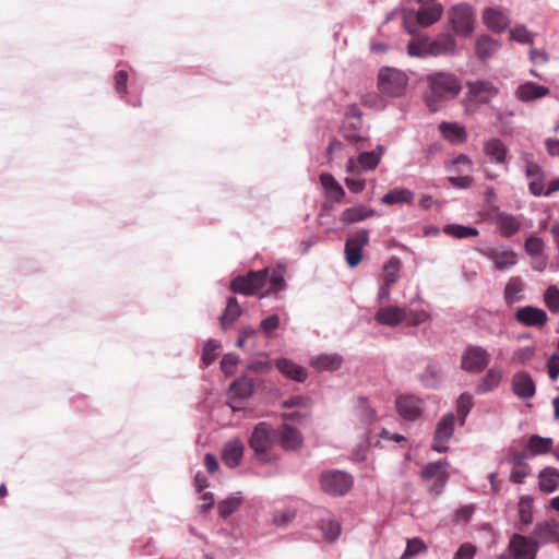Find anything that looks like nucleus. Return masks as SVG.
Here are the masks:
<instances>
[{
    "mask_svg": "<svg viewBox=\"0 0 559 559\" xmlns=\"http://www.w3.org/2000/svg\"><path fill=\"white\" fill-rule=\"evenodd\" d=\"M427 82L429 91L425 96V102L431 111H437L441 102L454 98L461 91L459 79L450 73L437 72L429 74Z\"/></svg>",
    "mask_w": 559,
    "mask_h": 559,
    "instance_id": "nucleus-1",
    "label": "nucleus"
},
{
    "mask_svg": "<svg viewBox=\"0 0 559 559\" xmlns=\"http://www.w3.org/2000/svg\"><path fill=\"white\" fill-rule=\"evenodd\" d=\"M276 441V431L272 425L261 421L254 428L249 439V447L253 450L255 457L263 463L273 461L270 451Z\"/></svg>",
    "mask_w": 559,
    "mask_h": 559,
    "instance_id": "nucleus-2",
    "label": "nucleus"
},
{
    "mask_svg": "<svg viewBox=\"0 0 559 559\" xmlns=\"http://www.w3.org/2000/svg\"><path fill=\"white\" fill-rule=\"evenodd\" d=\"M443 8L439 3H423L417 12L414 10L405 11L403 23L407 32L414 34L416 32L414 22L419 26L428 27L440 20Z\"/></svg>",
    "mask_w": 559,
    "mask_h": 559,
    "instance_id": "nucleus-3",
    "label": "nucleus"
},
{
    "mask_svg": "<svg viewBox=\"0 0 559 559\" xmlns=\"http://www.w3.org/2000/svg\"><path fill=\"white\" fill-rule=\"evenodd\" d=\"M319 485L320 489L326 495L341 497L350 490L353 477L337 469L325 471L319 477Z\"/></svg>",
    "mask_w": 559,
    "mask_h": 559,
    "instance_id": "nucleus-4",
    "label": "nucleus"
},
{
    "mask_svg": "<svg viewBox=\"0 0 559 559\" xmlns=\"http://www.w3.org/2000/svg\"><path fill=\"white\" fill-rule=\"evenodd\" d=\"M408 83L407 75L396 69H382L378 76V86L381 93L391 96H402Z\"/></svg>",
    "mask_w": 559,
    "mask_h": 559,
    "instance_id": "nucleus-5",
    "label": "nucleus"
},
{
    "mask_svg": "<svg viewBox=\"0 0 559 559\" xmlns=\"http://www.w3.org/2000/svg\"><path fill=\"white\" fill-rule=\"evenodd\" d=\"M449 21L455 34L468 36L474 29V12L467 4H457L449 11Z\"/></svg>",
    "mask_w": 559,
    "mask_h": 559,
    "instance_id": "nucleus-6",
    "label": "nucleus"
},
{
    "mask_svg": "<svg viewBox=\"0 0 559 559\" xmlns=\"http://www.w3.org/2000/svg\"><path fill=\"white\" fill-rule=\"evenodd\" d=\"M267 278V269L262 271H250L246 276H238L233 280L230 288L234 293L253 295L262 288Z\"/></svg>",
    "mask_w": 559,
    "mask_h": 559,
    "instance_id": "nucleus-7",
    "label": "nucleus"
},
{
    "mask_svg": "<svg viewBox=\"0 0 559 559\" xmlns=\"http://www.w3.org/2000/svg\"><path fill=\"white\" fill-rule=\"evenodd\" d=\"M369 243V234L360 229L345 241V260L350 267H356L362 260V249Z\"/></svg>",
    "mask_w": 559,
    "mask_h": 559,
    "instance_id": "nucleus-8",
    "label": "nucleus"
},
{
    "mask_svg": "<svg viewBox=\"0 0 559 559\" xmlns=\"http://www.w3.org/2000/svg\"><path fill=\"white\" fill-rule=\"evenodd\" d=\"M538 549V540L521 534H513L509 542V550L513 559H536Z\"/></svg>",
    "mask_w": 559,
    "mask_h": 559,
    "instance_id": "nucleus-9",
    "label": "nucleus"
},
{
    "mask_svg": "<svg viewBox=\"0 0 559 559\" xmlns=\"http://www.w3.org/2000/svg\"><path fill=\"white\" fill-rule=\"evenodd\" d=\"M489 361L490 355L485 348L469 345L462 355L461 367L468 372H480L488 366Z\"/></svg>",
    "mask_w": 559,
    "mask_h": 559,
    "instance_id": "nucleus-10",
    "label": "nucleus"
},
{
    "mask_svg": "<svg viewBox=\"0 0 559 559\" xmlns=\"http://www.w3.org/2000/svg\"><path fill=\"white\" fill-rule=\"evenodd\" d=\"M521 159L525 164V176L528 180L530 192L539 197L545 190V175L542 167L534 160L533 155L524 153Z\"/></svg>",
    "mask_w": 559,
    "mask_h": 559,
    "instance_id": "nucleus-11",
    "label": "nucleus"
},
{
    "mask_svg": "<svg viewBox=\"0 0 559 559\" xmlns=\"http://www.w3.org/2000/svg\"><path fill=\"white\" fill-rule=\"evenodd\" d=\"M477 251L491 260L498 270H506L518 263V254L510 247L479 248Z\"/></svg>",
    "mask_w": 559,
    "mask_h": 559,
    "instance_id": "nucleus-12",
    "label": "nucleus"
},
{
    "mask_svg": "<svg viewBox=\"0 0 559 559\" xmlns=\"http://www.w3.org/2000/svg\"><path fill=\"white\" fill-rule=\"evenodd\" d=\"M448 462L447 461H437L428 463L421 469V477L424 480H435V484L431 487V491L436 495H439L445 485L449 473H448Z\"/></svg>",
    "mask_w": 559,
    "mask_h": 559,
    "instance_id": "nucleus-13",
    "label": "nucleus"
},
{
    "mask_svg": "<svg viewBox=\"0 0 559 559\" xmlns=\"http://www.w3.org/2000/svg\"><path fill=\"white\" fill-rule=\"evenodd\" d=\"M466 98L475 104H487L499 93V88L490 81L467 82Z\"/></svg>",
    "mask_w": 559,
    "mask_h": 559,
    "instance_id": "nucleus-14",
    "label": "nucleus"
},
{
    "mask_svg": "<svg viewBox=\"0 0 559 559\" xmlns=\"http://www.w3.org/2000/svg\"><path fill=\"white\" fill-rule=\"evenodd\" d=\"M514 319L524 326L542 329L548 321V316L545 310L525 306L519 308L514 313Z\"/></svg>",
    "mask_w": 559,
    "mask_h": 559,
    "instance_id": "nucleus-15",
    "label": "nucleus"
},
{
    "mask_svg": "<svg viewBox=\"0 0 559 559\" xmlns=\"http://www.w3.org/2000/svg\"><path fill=\"white\" fill-rule=\"evenodd\" d=\"M454 421L455 417L452 413L443 416L439 423L437 424L435 431V441L432 444V449L437 452H445L448 447L443 445V442L448 441L454 430Z\"/></svg>",
    "mask_w": 559,
    "mask_h": 559,
    "instance_id": "nucleus-16",
    "label": "nucleus"
},
{
    "mask_svg": "<svg viewBox=\"0 0 559 559\" xmlns=\"http://www.w3.org/2000/svg\"><path fill=\"white\" fill-rule=\"evenodd\" d=\"M399 414L407 420H416L423 413V402L413 395H401L396 399Z\"/></svg>",
    "mask_w": 559,
    "mask_h": 559,
    "instance_id": "nucleus-17",
    "label": "nucleus"
},
{
    "mask_svg": "<svg viewBox=\"0 0 559 559\" xmlns=\"http://www.w3.org/2000/svg\"><path fill=\"white\" fill-rule=\"evenodd\" d=\"M276 438H278L281 447L286 451H297L304 444L301 432L287 424L280 427Z\"/></svg>",
    "mask_w": 559,
    "mask_h": 559,
    "instance_id": "nucleus-18",
    "label": "nucleus"
},
{
    "mask_svg": "<svg viewBox=\"0 0 559 559\" xmlns=\"http://www.w3.org/2000/svg\"><path fill=\"white\" fill-rule=\"evenodd\" d=\"M512 391L520 399H532L536 386L533 378L526 371H519L512 377Z\"/></svg>",
    "mask_w": 559,
    "mask_h": 559,
    "instance_id": "nucleus-19",
    "label": "nucleus"
},
{
    "mask_svg": "<svg viewBox=\"0 0 559 559\" xmlns=\"http://www.w3.org/2000/svg\"><path fill=\"white\" fill-rule=\"evenodd\" d=\"M406 308L397 306L381 307L374 316L378 323L388 326H396L406 320Z\"/></svg>",
    "mask_w": 559,
    "mask_h": 559,
    "instance_id": "nucleus-20",
    "label": "nucleus"
},
{
    "mask_svg": "<svg viewBox=\"0 0 559 559\" xmlns=\"http://www.w3.org/2000/svg\"><path fill=\"white\" fill-rule=\"evenodd\" d=\"M534 539L540 544L559 543V523L556 521H544L536 524Z\"/></svg>",
    "mask_w": 559,
    "mask_h": 559,
    "instance_id": "nucleus-21",
    "label": "nucleus"
},
{
    "mask_svg": "<svg viewBox=\"0 0 559 559\" xmlns=\"http://www.w3.org/2000/svg\"><path fill=\"white\" fill-rule=\"evenodd\" d=\"M245 445L241 440L233 439L228 441L222 451V460L230 468L237 467L243 456Z\"/></svg>",
    "mask_w": 559,
    "mask_h": 559,
    "instance_id": "nucleus-22",
    "label": "nucleus"
},
{
    "mask_svg": "<svg viewBox=\"0 0 559 559\" xmlns=\"http://www.w3.org/2000/svg\"><path fill=\"white\" fill-rule=\"evenodd\" d=\"M484 154L496 164H507L508 162V147L498 138L488 139L484 143Z\"/></svg>",
    "mask_w": 559,
    "mask_h": 559,
    "instance_id": "nucleus-23",
    "label": "nucleus"
},
{
    "mask_svg": "<svg viewBox=\"0 0 559 559\" xmlns=\"http://www.w3.org/2000/svg\"><path fill=\"white\" fill-rule=\"evenodd\" d=\"M275 366L278 369V371L287 379L297 382H304L308 378V372L306 368L295 364L290 359L280 358L275 361Z\"/></svg>",
    "mask_w": 559,
    "mask_h": 559,
    "instance_id": "nucleus-24",
    "label": "nucleus"
},
{
    "mask_svg": "<svg viewBox=\"0 0 559 559\" xmlns=\"http://www.w3.org/2000/svg\"><path fill=\"white\" fill-rule=\"evenodd\" d=\"M485 24L493 32L501 33L510 24V20L506 13L499 9L488 8L483 13Z\"/></svg>",
    "mask_w": 559,
    "mask_h": 559,
    "instance_id": "nucleus-25",
    "label": "nucleus"
},
{
    "mask_svg": "<svg viewBox=\"0 0 559 559\" xmlns=\"http://www.w3.org/2000/svg\"><path fill=\"white\" fill-rule=\"evenodd\" d=\"M548 87L533 82H526L516 88L515 96L522 102H532L548 95Z\"/></svg>",
    "mask_w": 559,
    "mask_h": 559,
    "instance_id": "nucleus-26",
    "label": "nucleus"
},
{
    "mask_svg": "<svg viewBox=\"0 0 559 559\" xmlns=\"http://www.w3.org/2000/svg\"><path fill=\"white\" fill-rule=\"evenodd\" d=\"M343 358L337 354H322L310 360L317 371H335L341 368Z\"/></svg>",
    "mask_w": 559,
    "mask_h": 559,
    "instance_id": "nucleus-27",
    "label": "nucleus"
},
{
    "mask_svg": "<svg viewBox=\"0 0 559 559\" xmlns=\"http://www.w3.org/2000/svg\"><path fill=\"white\" fill-rule=\"evenodd\" d=\"M538 487L545 493H551L559 488V471L555 467H545L538 475Z\"/></svg>",
    "mask_w": 559,
    "mask_h": 559,
    "instance_id": "nucleus-28",
    "label": "nucleus"
},
{
    "mask_svg": "<svg viewBox=\"0 0 559 559\" xmlns=\"http://www.w3.org/2000/svg\"><path fill=\"white\" fill-rule=\"evenodd\" d=\"M554 440L551 438L540 437L539 435H532L526 443V451L532 456L544 455L551 451Z\"/></svg>",
    "mask_w": 559,
    "mask_h": 559,
    "instance_id": "nucleus-29",
    "label": "nucleus"
},
{
    "mask_svg": "<svg viewBox=\"0 0 559 559\" xmlns=\"http://www.w3.org/2000/svg\"><path fill=\"white\" fill-rule=\"evenodd\" d=\"M320 182L324 188L329 199L341 202L345 195V191L342 186L335 180L330 174H322L320 176Z\"/></svg>",
    "mask_w": 559,
    "mask_h": 559,
    "instance_id": "nucleus-30",
    "label": "nucleus"
},
{
    "mask_svg": "<svg viewBox=\"0 0 559 559\" xmlns=\"http://www.w3.org/2000/svg\"><path fill=\"white\" fill-rule=\"evenodd\" d=\"M456 43L452 35H444L435 40H429L430 55H450L455 51Z\"/></svg>",
    "mask_w": 559,
    "mask_h": 559,
    "instance_id": "nucleus-31",
    "label": "nucleus"
},
{
    "mask_svg": "<svg viewBox=\"0 0 559 559\" xmlns=\"http://www.w3.org/2000/svg\"><path fill=\"white\" fill-rule=\"evenodd\" d=\"M499 49V43L488 35L480 36L475 45L477 57L485 61L489 59Z\"/></svg>",
    "mask_w": 559,
    "mask_h": 559,
    "instance_id": "nucleus-32",
    "label": "nucleus"
},
{
    "mask_svg": "<svg viewBox=\"0 0 559 559\" xmlns=\"http://www.w3.org/2000/svg\"><path fill=\"white\" fill-rule=\"evenodd\" d=\"M361 124L357 122H344L342 134L344 139L356 147H364L366 138L360 133Z\"/></svg>",
    "mask_w": 559,
    "mask_h": 559,
    "instance_id": "nucleus-33",
    "label": "nucleus"
},
{
    "mask_svg": "<svg viewBox=\"0 0 559 559\" xmlns=\"http://www.w3.org/2000/svg\"><path fill=\"white\" fill-rule=\"evenodd\" d=\"M241 308L236 297H229L226 309L221 317V325L224 330L229 329L234 322L240 317Z\"/></svg>",
    "mask_w": 559,
    "mask_h": 559,
    "instance_id": "nucleus-34",
    "label": "nucleus"
},
{
    "mask_svg": "<svg viewBox=\"0 0 559 559\" xmlns=\"http://www.w3.org/2000/svg\"><path fill=\"white\" fill-rule=\"evenodd\" d=\"M373 215H374L373 210H370L366 206L360 205V206L345 209L342 212L341 221L346 224H353L356 222L364 221Z\"/></svg>",
    "mask_w": 559,
    "mask_h": 559,
    "instance_id": "nucleus-35",
    "label": "nucleus"
},
{
    "mask_svg": "<svg viewBox=\"0 0 559 559\" xmlns=\"http://www.w3.org/2000/svg\"><path fill=\"white\" fill-rule=\"evenodd\" d=\"M414 199V193L405 188H396L389 191L381 199L382 203L388 205L399 204V203H412Z\"/></svg>",
    "mask_w": 559,
    "mask_h": 559,
    "instance_id": "nucleus-36",
    "label": "nucleus"
},
{
    "mask_svg": "<svg viewBox=\"0 0 559 559\" xmlns=\"http://www.w3.org/2000/svg\"><path fill=\"white\" fill-rule=\"evenodd\" d=\"M439 129L443 138L451 142H464L466 140L465 129L457 123L442 122Z\"/></svg>",
    "mask_w": 559,
    "mask_h": 559,
    "instance_id": "nucleus-37",
    "label": "nucleus"
},
{
    "mask_svg": "<svg viewBox=\"0 0 559 559\" xmlns=\"http://www.w3.org/2000/svg\"><path fill=\"white\" fill-rule=\"evenodd\" d=\"M502 380V371L497 368H491L483 378L481 383L478 385L479 393H486L496 389Z\"/></svg>",
    "mask_w": 559,
    "mask_h": 559,
    "instance_id": "nucleus-38",
    "label": "nucleus"
},
{
    "mask_svg": "<svg viewBox=\"0 0 559 559\" xmlns=\"http://www.w3.org/2000/svg\"><path fill=\"white\" fill-rule=\"evenodd\" d=\"M501 235L504 237H511L520 229V222L510 214H500L497 219Z\"/></svg>",
    "mask_w": 559,
    "mask_h": 559,
    "instance_id": "nucleus-39",
    "label": "nucleus"
},
{
    "mask_svg": "<svg viewBox=\"0 0 559 559\" xmlns=\"http://www.w3.org/2000/svg\"><path fill=\"white\" fill-rule=\"evenodd\" d=\"M524 285L520 277H511L504 288V299L509 305L520 300V294L523 292Z\"/></svg>",
    "mask_w": 559,
    "mask_h": 559,
    "instance_id": "nucleus-40",
    "label": "nucleus"
},
{
    "mask_svg": "<svg viewBox=\"0 0 559 559\" xmlns=\"http://www.w3.org/2000/svg\"><path fill=\"white\" fill-rule=\"evenodd\" d=\"M382 153L381 146L371 152H364L358 156V164L365 170H372L379 165Z\"/></svg>",
    "mask_w": 559,
    "mask_h": 559,
    "instance_id": "nucleus-41",
    "label": "nucleus"
},
{
    "mask_svg": "<svg viewBox=\"0 0 559 559\" xmlns=\"http://www.w3.org/2000/svg\"><path fill=\"white\" fill-rule=\"evenodd\" d=\"M444 234L462 239V238H469V237H476L479 235V231L475 227L471 226H464V225H457V224H449L443 228Z\"/></svg>",
    "mask_w": 559,
    "mask_h": 559,
    "instance_id": "nucleus-42",
    "label": "nucleus"
},
{
    "mask_svg": "<svg viewBox=\"0 0 559 559\" xmlns=\"http://www.w3.org/2000/svg\"><path fill=\"white\" fill-rule=\"evenodd\" d=\"M520 522L527 526L533 522V499L528 496L521 497L518 503Z\"/></svg>",
    "mask_w": 559,
    "mask_h": 559,
    "instance_id": "nucleus-43",
    "label": "nucleus"
},
{
    "mask_svg": "<svg viewBox=\"0 0 559 559\" xmlns=\"http://www.w3.org/2000/svg\"><path fill=\"white\" fill-rule=\"evenodd\" d=\"M401 262L397 258L392 257L383 266V282L385 286H392L396 283Z\"/></svg>",
    "mask_w": 559,
    "mask_h": 559,
    "instance_id": "nucleus-44",
    "label": "nucleus"
},
{
    "mask_svg": "<svg viewBox=\"0 0 559 559\" xmlns=\"http://www.w3.org/2000/svg\"><path fill=\"white\" fill-rule=\"evenodd\" d=\"M242 498L239 492L221 501L217 506L218 513L222 518H227L239 509Z\"/></svg>",
    "mask_w": 559,
    "mask_h": 559,
    "instance_id": "nucleus-45",
    "label": "nucleus"
},
{
    "mask_svg": "<svg viewBox=\"0 0 559 559\" xmlns=\"http://www.w3.org/2000/svg\"><path fill=\"white\" fill-rule=\"evenodd\" d=\"M407 52L412 57H425L430 55L428 38H413L407 45Z\"/></svg>",
    "mask_w": 559,
    "mask_h": 559,
    "instance_id": "nucleus-46",
    "label": "nucleus"
},
{
    "mask_svg": "<svg viewBox=\"0 0 559 559\" xmlns=\"http://www.w3.org/2000/svg\"><path fill=\"white\" fill-rule=\"evenodd\" d=\"M230 392L239 399H248L252 394V383L247 379H238L231 383Z\"/></svg>",
    "mask_w": 559,
    "mask_h": 559,
    "instance_id": "nucleus-47",
    "label": "nucleus"
},
{
    "mask_svg": "<svg viewBox=\"0 0 559 559\" xmlns=\"http://www.w3.org/2000/svg\"><path fill=\"white\" fill-rule=\"evenodd\" d=\"M426 544L420 538L415 537L407 540L406 549L400 559H409L414 556L426 552Z\"/></svg>",
    "mask_w": 559,
    "mask_h": 559,
    "instance_id": "nucleus-48",
    "label": "nucleus"
},
{
    "mask_svg": "<svg viewBox=\"0 0 559 559\" xmlns=\"http://www.w3.org/2000/svg\"><path fill=\"white\" fill-rule=\"evenodd\" d=\"M221 344L215 340H210L203 347L202 360L205 366H210L218 356Z\"/></svg>",
    "mask_w": 559,
    "mask_h": 559,
    "instance_id": "nucleus-49",
    "label": "nucleus"
},
{
    "mask_svg": "<svg viewBox=\"0 0 559 559\" xmlns=\"http://www.w3.org/2000/svg\"><path fill=\"white\" fill-rule=\"evenodd\" d=\"M282 406L284 408H300L304 411H310L312 406V401L310 397L305 395H296L292 396L285 401H283Z\"/></svg>",
    "mask_w": 559,
    "mask_h": 559,
    "instance_id": "nucleus-50",
    "label": "nucleus"
},
{
    "mask_svg": "<svg viewBox=\"0 0 559 559\" xmlns=\"http://www.w3.org/2000/svg\"><path fill=\"white\" fill-rule=\"evenodd\" d=\"M544 301L547 308L554 312H559V289L556 286H550L544 294Z\"/></svg>",
    "mask_w": 559,
    "mask_h": 559,
    "instance_id": "nucleus-51",
    "label": "nucleus"
},
{
    "mask_svg": "<svg viewBox=\"0 0 559 559\" xmlns=\"http://www.w3.org/2000/svg\"><path fill=\"white\" fill-rule=\"evenodd\" d=\"M406 322L411 326H417L427 322L430 319V314L426 310H413L406 309Z\"/></svg>",
    "mask_w": 559,
    "mask_h": 559,
    "instance_id": "nucleus-52",
    "label": "nucleus"
},
{
    "mask_svg": "<svg viewBox=\"0 0 559 559\" xmlns=\"http://www.w3.org/2000/svg\"><path fill=\"white\" fill-rule=\"evenodd\" d=\"M525 251L531 257H538L544 251V241L539 237L530 236L525 240Z\"/></svg>",
    "mask_w": 559,
    "mask_h": 559,
    "instance_id": "nucleus-53",
    "label": "nucleus"
},
{
    "mask_svg": "<svg viewBox=\"0 0 559 559\" xmlns=\"http://www.w3.org/2000/svg\"><path fill=\"white\" fill-rule=\"evenodd\" d=\"M321 531L323 532L325 538L330 542L335 540L341 532V526L336 521L329 520L326 522H322Z\"/></svg>",
    "mask_w": 559,
    "mask_h": 559,
    "instance_id": "nucleus-54",
    "label": "nucleus"
},
{
    "mask_svg": "<svg viewBox=\"0 0 559 559\" xmlns=\"http://www.w3.org/2000/svg\"><path fill=\"white\" fill-rule=\"evenodd\" d=\"M535 354V348L532 346L522 347L516 349L511 357L512 362L523 365L530 361Z\"/></svg>",
    "mask_w": 559,
    "mask_h": 559,
    "instance_id": "nucleus-55",
    "label": "nucleus"
},
{
    "mask_svg": "<svg viewBox=\"0 0 559 559\" xmlns=\"http://www.w3.org/2000/svg\"><path fill=\"white\" fill-rule=\"evenodd\" d=\"M280 326V317L272 314L260 323V330L267 336H270Z\"/></svg>",
    "mask_w": 559,
    "mask_h": 559,
    "instance_id": "nucleus-56",
    "label": "nucleus"
},
{
    "mask_svg": "<svg viewBox=\"0 0 559 559\" xmlns=\"http://www.w3.org/2000/svg\"><path fill=\"white\" fill-rule=\"evenodd\" d=\"M239 361L238 356L234 354H226L224 355L222 361H221V368L223 372L227 376H230L235 372V368Z\"/></svg>",
    "mask_w": 559,
    "mask_h": 559,
    "instance_id": "nucleus-57",
    "label": "nucleus"
},
{
    "mask_svg": "<svg viewBox=\"0 0 559 559\" xmlns=\"http://www.w3.org/2000/svg\"><path fill=\"white\" fill-rule=\"evenodd\" d=\"M128 73L127 71L124 70H119L116 74H115V88L117 91L118 94H120L121 96H124L127 94V82H128Z\"/></svg>",
    "mask_w": 559,
    "mask_h": 559,
    "instance_id": "nucleus-58",
    "label": "nucleus"
},
{
    "mask_svg": "<svg viewBox=\"0 0 559 559\" xmlns=\"http://www.w3.org/2000/svg\"><path fill=\"white\" fill-rule=\"evenodd\" d=\"M530 473L528 465L513 466L510 474V481L514 484H522Z\"/></svg>",
    "mask_w": 559,
    "mask_h": 559,
    "instance_id": "nucleus-59",
    "label": "nucleus"
},
{
    "mask_svg": "<svg viewBox=\"0 0 559 559\" xmlns=\"http://www.w3.org/2000/svg\"><path fill=\"white\" fill-rule=\"evenodd\" d=\"M472 408V396L468 394H462L457 401V413L464 421L465 417Z\"/></svg>",
    "mask_w": 559,
    "mask_h": 559,
    "instance_id": "nucleus-60",
    "label": "nucleus"
},
{
    "mask_svg": "<svg viewBox=\"0 0 559 559\" xmlns=\"http://www.w3.org/2000/svg\"><path fill=\"white\" fill-rule=\"evenodd\" d=\"M511 38L519 43H530L532 40L531 34L523 26H518L510 32Z\"/></svg>",
    "mask_w": 559,
    "mask_h": 559,
    "instance_id": "nucleus-61",
    "label": "nucleus"
},
{
    "mask_svg": "<svg viewBox=\"0 0 559 559\" xmlns=\"http://www.w3.org/2000/svg\"><path fill=\"white\" fill-rule=\"evenodd\" d=\"M476 548L472 544H463L454 555L453 559H473Z\"/></svg>",
    "mask_w": 559,
    "mask_h": 559,
    "instance_id": "nucleus-62",
    "label": "nucleus"
},
{
    "mask_svg": "<svg viewBox=\"0 0 559 559\" xmlns=\"http://www.w3.org/2000/svg\"><path fill=\"white\" fill-rule=\"evenodd\" d=\"M295 518L294 511L286 509L274 514L273 522L276 525H285Z\"/></svg>",
    "mask_w": 559,
    "mask_h": 559,
    "instance_id": "nucleus-63",
    "label": "nucleus"
},
{
    "mask_svg": "<svg viewBox=\"0 0 559 559\" xmlns=\"http://www.w3.org/2000/svg\"><path fill=\"white\" fill-rule=\"evenodd\" d=\"M548 374L551 380H556L559 377V355L554 354L547 362Z\"/></svg>",
    "mask_w": 559,
    "mask_h": 559,
    "instance_id": "nucleus-64",
    "label": "nucleus"
}]
</instances>
